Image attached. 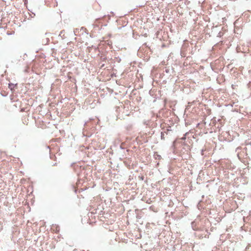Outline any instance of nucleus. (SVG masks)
<instances>
[{
  "label": "nucleus",
  "mask_w": 251,
  "mask_h": 251,
  "mask_svg": "<svg viewBox=\"0 0 251 251\" xmlns=\"http://www.w3.org/2000/svg\"><path fill=\"white\" fill-rule=\"evenodd\" d=\"M10 86H11V85L9 84V87H10Z\"/></svg>",
  "instance_id": "nucleus-1"
}]
</instances>
